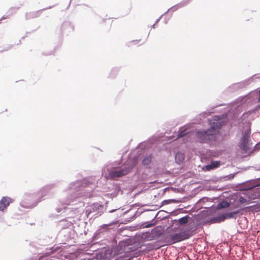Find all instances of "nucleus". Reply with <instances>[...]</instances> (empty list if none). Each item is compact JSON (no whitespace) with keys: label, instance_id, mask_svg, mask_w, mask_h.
Masks as SVG:
<instances>
[{"label":"nucleus","instance_id":"obj_1","mask_svg":"<svg viewBox=\"0 0 260 260\" xmlns=\"http://www.w3.org/2000/svg\"><path fill=\"white\" fill-rule=\"evenodd\" d=\"M211 128L207 131H198L196 132V137L200 142H206L214 140L218 134V130L221 126L220 122L214 119L210 122Z\"/></svg>","mask_w":260,"mask_h":260},{"label":"nucleus","instance_id":"obj_3","mask_svg":"<svg viewBox=\"0 0 260 260\" xmlns=\"http://www.w3.org/2000/svg\"><path fill=\"white\" fill-rule=\"evenodd\" d=\"M190 236L188 231H182L175 234L170 235L169 241L174 243L188 239Z\"/></svg>","mask_w":260,"mask_h":260},{"label":"nucleus","instance_id":"obj_8","mask_svg":"<svg viewBox=\"0 0 260 260\" xmlns=\"http://www.w3.org/2000/svg\"><path fill=\"white\" fill-rule=\"evenodd\" d=\"M220 165V162L217 161H212L211 163L209 165L205 166L203 168V170L204 171H209L212 169L216 168L218 167Z\"/></svg>","mask_w":260,"mask_h":260},{"label":"nucleus","instance_id":"obj_11","mask_svg":"<svg viewBox=\"0 0 260 260\" xmlns=\"http://www.w3.org/2000/svg\"><path fill=\"white\" fill-rule=\"evenodd\" d=\"M230 204L226 201H222L218 204V208H226L230 206Z\"/></svg>","mask_w":260,"mask_h":260},{"label":"nucleus","instance_id":"obj_15","mask_svg":"<svg viewBox=\"0 0 260 260\" xmlns=\"http://www.w3.org/2000/svg\"><path fill=\"white\" fill-rule=\"evenodd\" d=\"M153 225V224H149L148 225H147L145 226L146 228H149V227H151Z\"/></svg>","mask_w":260,"mask_h":260},{"label":"nucleus","instance_id":"obj_4","mask_svg":"<svg viewBox=\"0 0 260 260\" xmlns=\"http://www.w3.org/2000/svg\"><path fill=\"white\" fill-rule=\"evenodd\" d=\"M38 201H35L34 200V196L26 195L24 198L23 201V206L26 208H31L35 206L38 203Z\"/></svg>","mask_w":260,"mask_h":260},{"label":"nucleus","instance_id":"obj_6","mask_svg":"<svg viewBox=\"0 0 260 260\" xmlns=\"http://www.w3.org/2000/svg\"><path fill=\"white\" fill-rule=\"evenodd\" d=\"M239 211H238L225 213L221 216H218V217L215 218L214 219V220L215 222H220L221 221H224L226 219L232 218L234 216V215H237Z\"/></svg>","mask_w":260,"mask_h":260},{"label":"nucleus","instance_id":"obj_13","mask_svg":"<svg viewBox=\"0 0 260 260\" xmlns=\"http://www.w3.org/2000/svg\"><path fill=\"white\" fill-rule=\"evenodd\" d=\"M178 222L181 224H185L188 222V217L187 216H184L181 218H180L178 220Z\"/></svg>","mask_w":260,"mask_h":260},{"label":"nucleus","instance_id":"obj_9","mask_svg":"<svg viewBox=\"0 0 260 260\" xmlns=\"http://www.w3.org/2000/svg\"><path fill=\"white\" fill-rule=\"evenodd\" d=\"M184 159V155L180 153H177L175 155V160L177 163L180 164L182 162Z\"/></svg>","mask_w":260,"mask_h":260},{"label":"nucleus","instance_id":"obj_14","mask_svg":"<svg viewBox=\"0 0 260 260\" xmlns=\"http://www.w3.org/2000/svg\"><path fill=\"white\" fill-rule=\"evenodd\" d=\"M239 202L243 204V203H246L247 202V200L246 199H245L243 197H241L240 198H239Z\"/></svg>","mask_w":260,"mask_h":260},{"label":"nucleus","instance_id":"obj_7","mask_svg":"<svg viewBox=\"0 0 260 260\" xmlns=\"http://www.w3.org/2000/svg\"><path fill=\"white\" fill-rule=\"evenodd\" d=\"M11 202H12V201L10 198L6 197H3L0 200V210L3 211L6 209Z\"/></svg>","mask_w":260,"mask_h":260},{"label":"nucleus","instance_id":"obj_2","mask_svg":"<svg viewBox=\"0 0 260 260\" xmlns=\"http://www.w3.org/2000/svg\"><path fill=\"white\" fill-rule=\"evenodd\" d=\"M246 125L247 129L243 134L240 142V147L245 152L251 150L252 146V143L250 142V125L248 122H247Z\"/></svg>","mask_w":260,"mask_h":260},{"label":"nucleus","instance_id":"obj_5","mask_svg":"<svg viewBox=\"0 0 260 260\" xmlns=\"http://www.w3.org/2000/svg\"><path fill=\"white\" fill-rule=\"evenodd\" d=\"M129 168L124 167L118 170L111 171L110 175L113 178L120 177L123 175H126L129 171Z\"/></svg>","mask_w":260,"mask_h":260},{"label":"nucleus","instance_id":"obj_10","mask_svg":"<svg viewBox=\"0 0 260 260\" xmlns=\"http://www.w3.org/2000/svg\"><path fill=\"white\" fill-rule=\"evenodd\" d=\"M152 160V157L151 155H148L144 157L142 160V164L144 165H148L150 164Z\"/></svg>","mask_w":260,"mask_h":260},{"label":"nucleus","instance_id":"obj_12","mask_svg":"<svg viewBox=\"0 0 260 260\" xmlns=\"http://www.w3.org/2000/svg\"><path fill=\"white\" fill-rule=\"evenodd\" d=\"M188 133L189 132H186V129L181 128L178 132V138L183 137Z\"/></svg>","mask_w":260,"mask_h":260}]
</instances>
